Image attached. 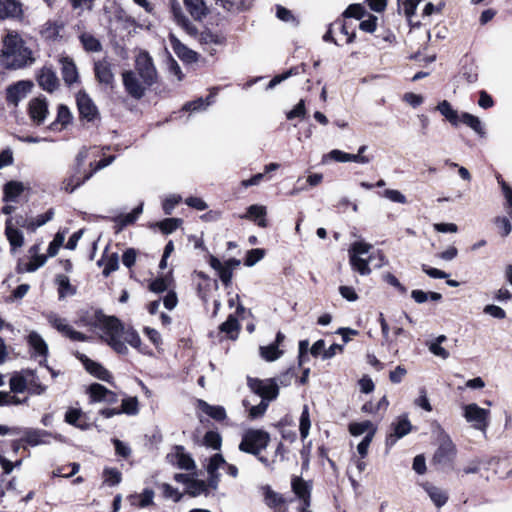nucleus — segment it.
I'll return each instance as SVG.
<instances>
[{
    "label": "nucleus",
    "mask_w": 512,
    "mask_h": 512,
    "mask_svg": "<svg viewBox=\"0 0 512 512\" xmlns=\"http://www.w3.org/2000/svg\"><path fill=\"white\" fill-rule=\"evenodd\" d=\"M25 187L22 182L10 181L4 186V198L6 203L16 202L18 197L24 191Z\"/></svg>",
    "instance_id": "obj_36"
},
{
    "label": "nucleus",
    "mask_w": 512,
    "mask_h": 512,
    "mask_svg": "<svg viewBox=\"0 0 512 512\" xmlns=\"http://www.w3.org/2000/svg\"><path fill=\"white\" fill-rule=\"evenodd\" d=\"M123 85L126 92L135 99H140L144 96L146 88L143 80L140 81L133 71H125L122 73Z\"/></svg>",
    "instance_id": "obj_12"
},
{
    "label": "nucleus",
    "mask_w": 512,
    "mask_h": 512,
    "mask_svg": "<svg viewBox=\"0 0 512 512\" xmlns=\"http://www.w3.org/2000/svg\"><path fill=\"white\" fill-rule=\"evenodd\" d=\"M260 355L264 360L272 362L279 359L283 355V351L277 347V344H270L260 347Z\"/></svg>",
    "instance_id": "obj_50"
},
{
    "label": "nucleus",
    "mask_w": 512,
    "mask_h": 512,
    "mask_svg": "<svg viewBox=\"0 0 512 512\" xmlns=\"http://www.w3.org/2000/svg\"><path fill=\"white\" fill-rule=\"evenodd\" d=\"M171 11L177 25H179L187 34L195 35L197 33V28L186 17L179 3H173L171 6Z\"/></svg>",
    "instance_id": "obj_23"
},
{
    "label": "nucleus",
    "mask_w": 512,
    "mask_h": 512,
    "mask_svg": "<svg viewBox=\"0 0 512 512\" xmlns=\"http://www.w3.org/2000/svg\"><path fill=\"white\" fill-rule=\"evenodd\" d=\"M94 72L99 83L107 86L113 85L114 73L112 72V65L106 59L95 62Z\"/></svg>",
    "instance_id": "obj_18"
},
{
    "label": "nucleus",
    "mask_w": 512,
    "mask_h": 512,
    "mask_svg": "<svg viewBox=\"0 0 512 512\" xmlns=\"http://www.w3.org/2000/svg\"><path fill=\"white\" fill-rule=\"evenodd\" d=\"M266 215L267 208L265 206L253 204L247 208L246 213L241 218L254 221L259 227L266 228L268 226Z\"/></svg>",
    "instance_id": "obj_22"
},
{
    "label": "nucleus",
    "mask_w": 512,
    "mask_h": 512,
    "mask_svg": "<svg viewBox=\"0 0 512 512\" xmlns=\"http://www.w3.org/2000/svg\"><path fill=\"white\" fill-rule=\"evenodd\" d=\"M270 441L269 434L261 429H249L244 432L239 444V450L258 456Z\"/></svg>",
    "instance_id": "obj_5"
},
{
    "label": "nucleus",
    "mask_w": 512,
    "mask_h": 512,
    "mask_svg": "<svg viewBox=\"0 0 512 512\" xmlns=\"http://www.w3.org/2000/svg\"><path fill=\"white\" fill-rule=\"evenodd\" d=\"M292 490L295 495L303 502V505L309 507L310 505V489L308 484L299 477L292 479Z\"/></svg>",
    "instance_id": "obj_31"
},
{
    "label": "nucleus",
    "mask_w": 512,
    "mask_h": 512,
    "mask_svg": "<svg viewBox=\"0 0 512 512\" xmlns=\"http://www.w3.org/2000/svg\"><path fill=\"white\" fill-rule=\"evenodd\" d=\"M436 109L454 126L460 123V115L447 100L441 101Z\"/></svg>",
    "instance_id": "obj_41"
},
{
    "label": "nucleus",
    "mask_w": 512,
    "mask_h": 512,
    "mask_svg": "<svg viewBox=\"0 0 512 512\" xmlns=\"http://www.w3.org/2000/svg\"><path fill=\"white\" fill-rule=\"evenodd\" d=\"M79 323L83 326H89L101 331V338L113 349L124 351V347L115 340L117 328H119V319L114 316H106L101 310L89 309L81 312Z\"/></svg>",
    "instance_id": "obj_2"
},
{
    "label": "nucleus",
    "mask_w": 512,
    "mask_h": 512,
    "mask_svg": "<svg viewBox=\"0 0 512 512\" xmlns=\"http://www.w3.org/2000/svg\"><path fill=\"white\" fill-rule=\"evenodd\" d=\"M47 114L48 105L44 98H35L30 101L29 115L37 125H40L44 122Z\"/></svg>",
    "instance_id": "obj_20"
},
{
    "label": "nucleus",
    "mask_w": 512,
    "mask_h": 512,
    "mask_svg": "<svg viewBox=\"0 0 512 512\" xmlns=\"http://www.w3.org/2000/svg\"><path fill=\"white\" fill-rule=\"evenodd\" d=\"M64 29V22L61 19L48 21L42 30V34L45 38L55 40L61 37V32Z\"/></svg>",
    "instance_id": "obj_37"
},
{
    "label": "nucleus",
    "mask_w": 512,
    "mask_h": 512,
    "mask_svg": "<svg viewBox=\"0 0 512 512\" xmlns=\"http://www.w3.org/2000/svg\"><path fill=\"white\" fill-rule=\"evenodd\" d=\"M264 503L274 512H287L288 511V503L291 500H288L283 495L273 491L270 486H264L262 488Z\"/></svg>",
    "instance_id": "obj_15"
},
{
    "label": "nucleus",
    "mask_w": 512,
    "mask_h": 512,
    "mask_svg": "<svg viewBox=\"0 0 512 512\" xmlns=\"http://www.w3.org/2000/svg\"><path fill=\"white\" fill-rule=\"evenodd\" d=\"M26 370L14 372L9 380L10 392L23 393L27 390Z\"/></svg>",
    "instance_id": "obj_38"
},
{
    "label": "nucleus",
    "mask_w": 512,
    "mask_h": 512,
    "mask_svg": "<svg viewBox=\"0 0 512 512\" xmlns=\"http://www.w3.org/2000/svg\"><path fill=\"white\" fill-rule=\"evenodd\" d=\"M82 362L85 365L86 370L102 381L111 383V373L97 362L88 359L86 356L81 357Z\"/></svg>",
    "instance_id": "obj_26"
},
{
    "label": "nucleus",
    "mask_w": 512,
    "mask_h": 512,
    "mask_svg": "<svg viewBox=\"0 0 512 512\" xmlns=\"http://www.w3.org/2000/svg\"><path fill=\"white\" fill-rule=\"evenodd\" d=\"M460 123H463L474 130L479 135L484 134V128L480 119L470 113L464 112L460 115Z\"/></svg>",
    "instance_id": "obj_46"
},
{
    "label": "nucleus",
    "mask_w": 512,
    "mask_h": 512,
    "mask_svg": "<svg viewBox=\"0 0 512 512\" xmlns=\"http://www.w3.org/2000/svg\"><path fill=\"white\" fill-rule=\"evenodd\" d=\"M269 403L267 401H260L257 405H251L248 399L243 400V406L248 409L249 417L252 419L263 416L268 408Z\"/></svg>",
    "instance_id": "obj_48"
},
{
    "label": "nucleus",
    "mask_w": 512,
    "mask_h": 512,
    "mask_svg": "<svg viewBox=\"0 0 512 512\" xmlns=\"http://www.w3.org/2000/svg\"><path fill=\"white\" fill-rule=\"evenodd\" d=\"M372 245L364 241L353 242L348 249L349 264L352 270L358 272L362 276L370 275L371 268L369 267V256L364 258V255L370 254Z\"/></svg>",
    "instance_id": "obj_3"
},
{
    "label": "nucleus",
    "mask_w": 512,
    "mask_h": 512,
    "mask_svg": "<svg viewBox=\"0 0 512 512\" xmlns=\"http://www.w3.org/2000/svg\"><path fill=\"white\" fill-rule=\"evenodd\" d=\"M117 333L115 335V340L118 341L125 349L124 351L114 350L118 354H127L128 348L125 343H128L133 348L138 349L140 352L145 353L144 349L141 346V339L139 334L133 328L125 329L122 323L119 321V328H117Z\"/></svg>",
    "instance_id": "obj_11"
},
{
    "label": "nucleus",
    "mask_w": 512,
    "mask_h": 512,
    "mask_svg": "<svg viewBox=\"0 0 512 512\" xmlns=\"http://www.w3.org/2000/svg\"><path fill=\"white\" fill-rule=\"evenodd\" d=\"M225 40L226 39L223 35L214 33L210 30H205L199 34V42L203 45H223Z\"/></svg>",
    "instance_id": "obj_49"
},
{
    "label": "nucleus",
    "mask_w": 512,
    "mask_h": 512,
    "mask_svg": "<svg viewBox=\"0 0 512 512\" xmlns=\"http://www.w3.org/2000/svg\"><path fill=\"white\" fill-rule=\"evenodd\" d=\"M222 438L218 432L208 431L204 436V444L214 450H219L221 447Z\"/></svg>",
    "instance_id": "obj_64"
},
{
    "label": "nucleus",
    "mask_w": 512,
    "mask_h": 512,
    "mask_svg": "<svg viewBox=\"0 0 512 512\" xmlns=\"http://www.w3.org/2000/svg\"><path fill=\"white\" fill-rule=\"evenodd\" d=\"M198 407L202 412L217 421H222L226 418V411L222 406H213L203 400H199Z\"/></svg>",
    "instance_id": "obj_40"
},
{
    "label": "nucleus",
    "mask_w": 512,
    "mask_h": 512,
    "mask_svg": "<svg viewBox=\"0 0 512 512\" xmlns=\"http://www.w3.org/2000/svg\"><path fill=\"white\" fill-rule=\"evenodd\" d=\"M1 65L10 70H17L34 63L32 50L17 33L9 32L3 39L0 55Z\"/></svg>",
    "instance_id": "obj_1"
},
{
    "label": "nucleus",
    "mask_w": 512,
    "mask_h": 512,
    "mask_svg": "<svg viewBox=\"0 0 512 512\" xmlns=\"http://www.w3.org/2000/svg\"><path fill=\"white\" fill-rule=\"evenodd\" d=\"M446 340L447 337L445 335H439L434 341L429 343V351L437 357L447 359L450 356V354L445 348L441 346V344Z\"/></svg>",
    "instance_id": "obj_47"
},
{
    "label": "nucleus",
    "mask_w": 512,
    "mask_h": 512,
    "mask_svg": "<svg viewBox=\"0 0 512 512\" xmlns=\"http://www.w3.org/2000/svg\"><path fill=\"white\" fill-rule=\"evenodd\" d=\"M207 491V486L204 481L201 480H194L191 479V481L188 483L186 493H188L192 497L199 496Z\"/></svg>",
    "instance_id": "obj_62"
},
{
    "label": "nucleus",
    "mask_w": 512,
    "mask_h": 512,
    "mask_svg": "<svg viewBox=\"0 0 512 512\" xmlns=\"http://www.w3.org/2000/svg\"><path fill=\"white\" fill-rule=\"evenodd\" d=\"M33 83L29 80H21L6 89V100L8 103L18 105L31 91Z\"/></svg>",
    "instance_id": "obj_13"
},
{
    "label": "nucleus",
    "mask_w": 512,
    "mask_h": 512,
    "mask_svg": "<svg viewBox=\"0 0 512 512\" xmlns=\"http://www.w3.org/2000/svg\"><path fill=\"white\" fill-rule=\"evenodd\" d=\"M376 427L374 424L369 421L365 420L362 422H353L349 424V432L353 436H360L364 433H371L373 431V435L376 433Z\"/></svg>",
    "instance_id": "obj_44"
},
{
    "label": "nucleus",
    "mask_w": 512,
    "mask_h": 512,
    "mask_svg": "<svg viewBox=\"0 0 512 512\" xmlns=\"http://www.w3.org/2000/svg\"><path fill=\"white\" fill-rule=\"evenodd\" d=\"M170 462L183 470H193L195 468L194 460L185 453L183 447H176V451L172 455H168Z\"/></svg>",
    "instance_id": "obj_25"
},
{
    "label": "nucleus",
    "mask_w": 512,
    "mask_h": 512,
    "mask_svg": "<svg viewBox=\"0 0 512 512\" xmlns=\"http://www.w3.org/2000/svg\"><path fill=\"white\" fill-rule=\"evenodd\" d=\"M113 160H114V157L111 156L108 158H104L97 163L90 162L89 166L91 169L88 172H86V171L81 172V170L77 169L73 175L66 178L62 182V189L68 193L74 192L78 187H80L87 180H89L95 172L110 165L113 162Z\"/></svg>",
    "instance_id": "obj_6"
},
{
    "label": "nucleus",
    "mask_w": 512,
    "mask_h": 512,
    "mask_svg": "<svg viewBox=\"0 0 512 512\" xmlns=\"http://www.w3.org/2000/svg\"><path fill=\"white\" fill-rule=\"evenodd\" d=\"M121 414L136 415L139 411L138 400L136 397H128L122 400L120 408Z\"/></svg>",
    "instance_id": "obj_63"
},
{
    "label": "nucleus",
    "mask_w": 512,
    "mask_h": 512,
    "mask_svg": "<svg viewBox=\"0 0 512 512\" xmlns=\"http://www.w3.org/2000/svg\"><path fill=\"white\" fill-rule=\"evenodd\" d=\"M59 298L63 299L68 295H74L75 289L70 284L69 278L65 275H59L57 277Z\"/></svg>",
    "instance_id": "obj_55"
},
{
    "label": "nucleus",
    "mask_w": 512,
    "mask_h": 512,
    "mask_svg": "<svg viewBox=\"0 0 512 512\" xmlns=\"http://www.w3.org/2000/svg\"><path fill=\"white\" fill-rule=\"evenodd\" d=\"M82 417V411L77 408H69L65 414V421L75 427L85 429V425L80 423Z\"/></svg>",
    "instance_id": "obj_60"
},
{
    "label": "nucleus",
    "mask_w": 512,
    "mask_h": 512,
    "mask_svg": "<svg viewBox=\"0 0 512 512\" xmlns=\"http://www.w3.org/2000/svg\"><path fill=\"white\" fill-rule=\"evenodd\" d=\"M54 217V209L50 208L44 214H40L37 217L29 220V224H27V229L30 231H35L38 227L43 226Z\"/></svg>",
    "instance_id": "obj_51"
},
{
    "label": "nucleus",
    "mask_w": 512,
    "mask_h": 512,
    "mask_svg": "<svg viewBox=\"0 0 512 512\" xmlns=\"http://www.w3.org/2000/svg\"><path fill=\"white\" fill-rule=\"evenodd\" d=\"M80 41L86 51L98 52L102 49L100 41L92 34L83 33L80 35Z\"/></svg>",
    "instance_id": "obj_52"
},
{
    "label": "nucleus",
    "mask_w": 512,
    "mask_h": 512,
    "mask_svg": "<svg viewBox=\"0 0 512 512\" xmlns=\"http://www.w3.org/2000/svg\"><path fill=\"white\" fill-rule=\"evenodd\" d=\"M61 72L63 80L67 85H72L78 82L79 75L76 68V65L70 58H62L61 59Z\"/></svg>",
    "instance_id": "obj_29"
},
{
    "label": "nucleus",
    "mask_w": 512,
    "mask_h": 512,
    "mask_svg": "<svg viewBox=\"0 0 512 512\" xmlns=\"http://www.w3.org/2000/svg\"><path fill=\"white\" fill-rule=\"evenodd\" d=\"M169 41L174 53L184 62L193 63L198 60V54L184 45L174 34L169 35Z\"/></svg>",
    "instance_id": "obj_17"
},
{
    "label": "nucleus",
    "mask_w": 512,
    "mask_h": 512,
    "mask_svg": "<svg viewBox=\"0 0 512 512\" xmlns=\"http://www.w3.org/2000/svg\"><path fill=\"white\" fill-rule=\"evenodd\" d=\"M80 469V465L78 463H71L68 466L59 467L52 472L53 477H72L75 475Z\"/></svg>",
    "instance_id": "obj_61"
},
{
    "label": "nucleus",
    "mask_w": 512,
    "mask_h": 512,
    "mask_svg": "<svg viewBox=\"0 0 512 512\" xmlns=\"http://www.w3.org/2000/svg\"><path fill=\"white\" fill-rule=\"evenodd\" d=\"M489 410L479 407L477 404H468L464 407V417L472 427L485 431L488 427Z\"/></svg>",
    "instance_id": "obj_10"
},
{
    "label": "nucleus",
    "mask_w": 512,
    "mask_h": 512,
    "mask_svg": "<svg viewBox=\"0 0 512 512\" xmlns=\"http://www.w3.org/2000/svg\"><path fill=\"white\" fill-rule=\"evenodd\" d=\"M306 67H307L306 64L302 63L298 66L291 67L290 69H288L287 71H285L279 75L274 76L272 78V80L269 82L267 89H273L274 87H276L278 84H280L284 80H286L292 76H296L301 73H304L306 71Z\"/></svg>",
    "instance_id": "obj_35"
},
{
    "label": "nucleus",
    "mask_w": 512,
    "mask_h": 512,
    "mask_svg": "<svg viewBox=\"0 0 512 512\" xmlns=\"http://www.w3.org/2000/svg\"><path fill=\"white\" fill-rule=\"evenodd\" d=\"M311 422H310V415H309V409L307 405H304L303 411L300 416V424H299V430L300 435L302 439H305L309 435Z\"/></svg>",
    "instance_id": "obj_59"
},
{
    "label": "nucleus",
    "mask_w": 512,
    "mask_h": 512,
    "mask_svg": "<svg viewBox=\"0 0 512 512\" xmlns=\"http://www.w3.org/2000/svg\"><path fill=\"white\" fill-rule=\"evenodd\" d=\"M186 10L196 21H201L208 14L204 0H183Z\"/></svg>",
    "instance_id": "obj_27"
},
{
    "label": "nucleus",
    "mask_w": 512,
    "mask_h": 512,
    "mask_svg": "<svg viewBox=\"0 0 512 512\" xmlns=\"http://www.w3.org/2000/svg\"><path fill=\"white\" fill-rule=\"evenodd\" d=\"M215 95L216 92L211 93L205 99L198 98L194 101L187 102L184 105L183 109L191 112L203 111L214 102Z\"/></svg>",
    "instance_id": "obj_43"
},
{
    "label": "nucleus",
    "mask_w": 512,
    "mask_h": 512,
    "mask_svg": "<svg viewBox=\"0 0 512 512\" xmlns=\"http://www.w3.org/2000/svg\"><path fill=\"white\" fill-rule=\"evenodd\" d=\"M5 234L7 236V239L12 247V250H15L16 248H20L24 243V236L23 233L18 230L17 228L13 227L12 219H7L6 221V227H5Z\"/></svg>",
    "instance_id": "obj_33"
},
{
    "label": "nucleus",
    "mask_w": 512,
    "mask_h": 512,
    "mask_svg": "<svg viewBox=\"0 0 512 512\" xmlns=\"http://www.w3.org/2000/svg\"><path fill=\"white\" fill-rule=\"evenodd\" d=\"M21 14V4L18 1L0 0V18H15Z\"/></svg>",
    "instance_id": "obj_30"
},
{
    "label": "nucleus",
    "mask_w": 512,
    "mask_h": 512,
    "mask_svg": "<svg viewBox=\"0 0 512 512\" xmlns=\"http://www.w3.org/2000/svg\"><path fill=\"white\" fill-rule=\"evenodd\" d=\"M220 330L230 336V338L234 339L236 337L239 330V323L236 317L233 315H229L227 320L223 322L220 326Z\"/></svg>",
    "instance_id": "obj_56"
},
{
    "label": "nucleus",
    "mask_w": 512,
    "mask_h": 512,
    "mask_svg": "<svg viewBox=\"0 0 512 512\" xmlns=\"http://www.w3.org/2000/svg\"><path fill=\"white\" fill-rule=\"evenodd\" d=\"M28 398L20 399L11 392L0 391V406H17L26 403Z\"/></svg>",
    "instance_id": "obj_57"
},
{
    "label": "nucleus",
    "mask_w": 512,
    "mask_h": 512,
    "mask_svg": "<svg viewBox=\"0 0 512 512\" xmlns=\"http://www.w3.org/2000/svg\"><path fill=\"white\" fill-rule=\"evenodd\" d=\"M247 385L255 395L261 397V401H267L268 403L276 399L279 394L278 383L274 378L262 380L248 377Z\"/></svg>",
    "instance_id": "obj_7"
},
{
    "label": "nucleus",
    "mask_w": 512,
    "mask_h": 512,
    "mask_svg": "<svg viewBox=\"0 0 512 512\" xmlns=\"http://www.w3.org/2000/svg\"><path fill=\"white\" fill-rule=\"evenodd\" d=\"M422 487L437 507H442L447 502L448 495L441 488L430 483H424Z\"/></svg>",
    "instance_id": "obj_34"
},
{
    "label": "nucleus",
    "mask_w": 512,
    "mask_h": 512,
    "mask_svg": "<svg viewBox=\"0 0 512 512\" xmlns=\"http://www.w3.org/2000/svg\"><path fill=\"white\" fill-rule=\"evenodd\" d=\"M76 101L80 116L83 119L92 122L98 117L99 113L96 105L85 92H79Z\"/></svg>",
    "instance_id": "obj_16"
},
{
    "label": "nucleus",
    "mask_w": 512,
    "mask_h": 512,
    "mask_svg": "<svg viewBox=\"0 0 512 512\" xmlns=\"http://www.w3.org/2000/svg\"><path fill=\"white\" fill-rule=\"evenodd\" d=\"M28 343L34 352V356H39V364L43 365L47 362L48 346L44 339L35 331L28 335Z\"/></svg>",
    "instance_id": "obj_19"
},
{
    "label": "nucleus",
    "mask_w": 512,
    "mask_h": 512,
    "mask_svg": "<svg viewBox=\"0 0 512 512\" xmlns=\"http://www.w3.org/2000/svg\"><path fill=\"white\" fill-rule=\"evenodd\" d=\"M72 119V115L70 110L65 105H59L56 121L53 122L50 126L51 129H56L58 124H61L62 127L67 126Z\"/></svg>",
    "instance_id": "obj_53"
},
{
    "label": "nucleus",
    "mask_w": 512,
    "mask_h": 512,
    "mask_svg": "<svg viewBox=\"0 0 512 512\" xmlns=\"http://www.w3.org/2000/svg\"><path fill=\"white\" fill-rule=\"evenodd\" d=\"M48 437V433L44 430L39 429H28L24 432L23 440L32 445H40L46 443V438Z\"/></svg>",
    "instance_id": "obj_42"
},
{
    "label": "nucleus",
    "mask_w": 512,
    "mask_h": 512,
    "mask_svg": "<svg viewBox=\"0 0 512 512\" xmlns=\"http://www.w3.org/2000/svg\"><path fill=\"white\" fill-rule=\"evenodd\" d=\"M210 266L217 271L219 278L225 286L230 285L232 279V270L222 265V262L215 256H210Z\"/></svg>",
    "instance_id": "obj_39"
},
{
    "label": "nucleus",
    "mask_w": 512,
    "mask_h": 512,
    "mask_svg": "<svg viewBox=\"0 0 512 512\" xmlns=\"http://www.w3.org/2000/svg\"><path fill=\"white\" fill-rule=\"evenodd\" d=\"M436 438L438 442V448L434 453L433 462L442 467H446L452 464L456 457V446L452 442L450 436L442 429L441 426H437Z\"/></svg>",
    "instance_id": "obj_4"
},
{
    "label": "nucleus",
    "mask_w": 512,
    "mask_h": 512,
    "mask_svg": "<svg viewBox=\"0 0 512 512\" xmlns=\"http://www.w3.org/2000/svg\"><path fill=\"white\" fill-rule=\"evenodd\" d=\"M331 160H334L336 162H355L360 164H368L371 161V158L369 156H360V155H354L350 153L343 152L338 149L331 150L327 156Z\"/></svg>",
    "instance_id": "obj_24"
},
{
    "label": "nucleus",
    "mask_w": 512,
    "mask_h": 512,
    "mask_svg": "<svg viewBox=\"0 0 512 512\" xmlns=\"http://www.w3.org/2000/svg\"><path fill=\"white\" fill-rule=\"evenodd\" d=\"M252 2L253 0H219L218 3L230 12H239L248 9Z\"/></svg>",
    "instance_id": "obj_45"
},
{
    "label": "nucleus",
    "mask_w": 512,
    "mask_h": 512,
    "mask_svg": "<svg viewBox=\"0 0 512 512\" xmlns=\"http://www.w3.org/2000/svg\"><path fill=\"white\" fill-rule=\"evenodd\" d=\"M37 82L42 89L48 92H53L59 86V80L55 72L48 67H43L39 71L37 75Z\"/></svg>",
    "instance_id": "obj_21"
},
{
    "label": "nucleus",
    "mask_w": 512,
    "mask_h": 512,
    "mask_svg": "<svg viewBox=\"0 0 512 512\" xmlns=\"http://www.w3.org/2000/svg\"><path fill=\"white\" fill-rule=\"evenodd\" d=\"M45 317L48 323L65 337L71 339L72 341H86L87 336L79 331L74 330L73 327L67 323L65 318L60 317L54 312L45 314Z\"/></svg>",
    "instance_id": "obj_9"
},
{
    "label": "nucleus",
    "mask_w": 512,
    "mask_h": 512,
    "mask_svg": "<svg viewBox=\"0 0 512 512\" xmlns=\"http://www.w3.org/2000/svg\"><path fill=\"white\" fill-rule=\"evenodd\" d=\"M154 492L151 489H145L142 493L131 497L132 504H135V500H139L138 506L145 508L153 503Z\"/></svg>",
    "instance_id": "obj_58"
},
{
    "label": "nucleus",
    "mask_w": 512,
    "mask_h": 512,
    "mask_svg": "<svg viewBox=\"0 0 512 512\" xmlns=\"http://www.w3.org/2000/svg\"><path fill=\"white\" fill-rule=\"evenodd\" d=\"M224 465H226V461L221 454H214L209 459V463L206 468L210 476V483L214 488H216L219 479L218 470L220 468H224Z\"/></svg>",
    "instance_id": "obj_28"
},
{
    "label": "nucleus",
    "mask_w": 512,
    "mask_h": 512,
    "mask_svg": "<svg viewBox=\"0 0 512 512\" xmlns=\"http://www.w3.org/2000/svg\"><path fill=\"white\" fill-rule=\"evenodd\" d=\"M107 388L99 383L90 385L87 389L91 402H103L106 397Z\"/></svg>",
    "instance_id": "obj_54"
},
{
    "label": "nucleus",
    "mask_w": 512,
    "mask_h": 512,
    "mask_svg": "<svg viewBox=\"0 0 512 512\" xmlns=\"http://www.w3.org/2000/svg\"><path fill=\"white\" fill-rule=\"evenodd\" d=\"M392 432L386 438V445L393 446L400 438L406 436L412 429V425L407 415L399 416L391 424Z\"/></svg>",
    "instance_id": "obj_14"
},
{
    "label": "nucleus",
    "mask_w": 512,
    "mask_h": 512,
    "mask_svg": "<svg viewBox=\"0 0 512 512\" xmlns=\"http://www.w3.org/2000/svg\"><path fill=\"white\" fill-rule=\"evenodd\" d=\"M135 68L145 85L152 86L157 79V71L150 55L142 51L135 60Z\"/></svg>",
    "instance_id": "obj_8"
},
{
    "label": "nucleus",
    "mask_w": 512,
    "mask_h": 512,
    "mask_svg": "<svg viewBox=\"0 0 512 512\" xmlns=\"http://www.w3.org/2000/svg\"><path fill=\"white\" fill-rule=\"evenodd\" d=\"M27 391L33 395H42L46 392L47 386L43 385L34 370L26 369Z\"/></svg>",
    "instance_id": "obj_32"
}]
</instances>
